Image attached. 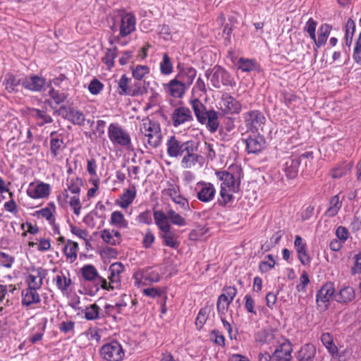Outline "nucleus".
I'll return each mask as SVG.
<instances>
[{
	"mask_svg": "<svg viewBox=\"0 0 361 361\" xmlns=\"http://www.w3.org/2000/svg\"><path fill=\"white\" fill-rule=\"evenodd\" d=\"M355 297V293L353 288L345 286L334 295V300L339 303H348L352 301Z\"/></svg>",
	"mask_w": 361,
	"mask_h": 361,
	"instance_id": "38",
	"label": "nucleus"
},
{
	"mask_svg": "<svg viewBox=\"0 0 361 361\" xmlns=\"http://www.w3.org/2000/svg\"><path fill=\"white\" fill-rule=\"evenodd\" d=\"M68 190L73 195H79L82 185V179L77 176H69L66 183Z\"/></svg>",
	"mask_w": 361,
	"mask_h": 361,
	"instance_id": "45",
	"label": "nucleus"
},
{
	"mask_svg": "<svg viewBox=\"0 0 361 361\" xmlns=\"http://www.w3.org/2000/svg\"><path fill=\"white\" fill-rule=\"evenodd\" d=\"M117 93L121 96L136 97L147 92V87L142 82L133 81L126 74L117 81Z\"/></svg>",
	"mask_w": 361,
	"mask_h": 361,
	"instance_id": "5",
	"label": "nucleus"
},
{
	"mask_svg": "<svg viewBox=\"0 0 361 361\" xmlns=\"http://www.w3.org/2000/svg\"><path fill=\"white\" fill-rule=\"evenodd\" d=\"M56 210V207L53 202L48 204V206L37 211V214L41 215L43 218L49 221L50 224L54 223V219L53 214Z\"/></svg>",
	"mask_w": 361,
	"mask_h": 361,
	"instance_id": "51",
	"label": "nucleus"
},
{
	"mask_svg": "<svg viewBox=\"0 0 361 361\" xmlns=\"http://www.w3.org/2000/svg\"><path fill=\"white\" fill-rule=\"evenodd\" d=\"M317 23L312 18H309V20L306 22L305 25L304 27V31L307 32L310 36V37L313 40L316 41V28H317Z\"/></svg>",
	"mask_w": 361,
	"mask_h": 361,
	"instance_id": "58",
	"label": "nucleus"
},
{
	"mask_svg": "<svg viewBox=\"0 0 361 361\" xmlns=\"http://www.w3.org/2000/svg\"><path fill=\"white\" fill-rule=\"evenodd\" d=\"M171 118L172 124L175 128L191 123L194 121L190 109L183 106L176 107L173 111Z\"/></svg>",
	"mask_w": 361,
	"mask_h": 361,
	"instance_id": "13",
	"label": "nucleus"
},
{
	"mask_svg": "<svg viewBox=\"0 0 361 361\" xmlns=\"http://www.w3.org/2000/svg\"><path fill=\"white\" fill-rule=\"evenodd\" d=\"M194 191L197 199L204 203L213 201L216 193L214 185L204 180H200L195 184Z\"/></svg>",
	"mask_w": 361,
	"mask_h": 361,
	"instance_id": "9",
	"label": "nucleus"
},
{
	"mask_svg": "<svg viewBox=\"0 0 361 361\" xmlns=\"http://www.w3.org/2000/svg\"><path fill=\"white\" fill-rule=\"evenodd\" d=\"M197 147L192 141L185 147L184 154L181 161V165L183 168L188 169L195 166L198 161L199 155L196 154Z\"/></svg>",
	"mask_w": 361,
	"mask_h": 361,
	"instance_id": "26",
	"label": "nucleus"
},
{
	"mask_svg": "<svg viewBox=\"0 0 361 361\" xmlns=\"http://www.w3.org/2000/svg\"><path fill=\"white\" fill-rule=\"evenodd\" d=\"M100 237L105 243L111 246L118 245L122 242V235L116 229L105 228L101 231Z\"/></svg>",
	"mask_w": 361,
	"mask_h": 361,
	"instance_id": "29",
	"label": "nucleus"
},
{
	"mask_svg": "<svg viewBox=\"0 0 361 361\" xmlns=\"http://www.w3.org/2000/svg\"><path fill=\"white\" fill-rule=\"evenodd\" d=\"M159 237L163 240V244L171 248L176 249L180 243L178 235L176 230L173 229L171 226L159 231Z\"/></svg>",
	"mask_w": 361,
	"mask_h": 361,
	"instance_id": "24",
	"label": "nucleus"
},
{
	"mask_svg": "<svg viewBox=\"0 0 361 361\" xmlns=\"http://www.w3.org/2000/svg\"><path fill=\"white\" fill-rule=\"evenodd\" d=\"M153 216L154 223L159 231L171 226L168 221V212L164 214L161 210H156L154 211Z\"/></svg>",
	"mask_w": 361,
	"mask_h": 361,
	"instance_id": "46",
	"label": "nucleus"
},
{
	"mask_svg": "<svg viewBox=\"0 0 361 361\" xmlns=\"http://www.w3.org/2000/svg\"><path fill=\"white\" fill-rule=\"evenodd\" d=\"M189 104L195 114L197 121L202 125H205L207 130L214 133L219 127V113L214 109H207V107L198 99L194 98Z\"/></svg>",
	"mask_w": 361,
	"mask_h": 361,
	"instance_id": "1",
	"label": "nucleus"
},
{
	"mask_svg": "<svg viewBox=\"0 0 361 361\" xmlns=\"http://www.w3.org/2000/svg\"><path fill=\"white\" fill-rule=\"evenodd\" d=\"M216 178L221 182V188L228 189L230 191H239L240 179L238 173H232L228 171H218L215 172Z\"/></svg>",
	"mask_w": 361,
	"mask_h": 361,
	"instance_id": "10",
	"label": "nucleus"
},
{
	"mask_svg": "<svg viewBox=\"0 0 361 361\" xmlns=\"http://www.w3.org/2000/svg\"><path fill=\"white\" fill-rule=\"evenodd\" d=\"M46 84V79L36 75L23 77V87L32 92H40Z\"/></svg>",
	"mask_w": 361,
	"mask_h": 361,
	"instance_id": "27",
	"label": "nucleus"
},
{
	"mask_svg": "<svg viewBox=\"0 0 361 361\" xmlns=\"http://www.w3.org/2000/svg\"><path fill=\"white\" fill-rule=\"evenodd\" d=\"M160 73L164 75H169L173 71V66L168 54L164 53L159 63Z\"/></svg>",
	"mask_w": 361,
	"mask_h": 361,
	"instance_id": "47",
	"label": "nucleus"
},
{
	"mask_svg": "<svg viewBox=\"0 0 361 361\" xmlns=\"http://www.w3.org/2000/svg\"><path fill=\"white\" fill-rule=\"evenodd\" d=\"M275 260L271 255H268L265 259L259 264V269L262 272H268L275 266Z\"/></svg>",
	"mask_w": 361,
	"mask_h": 361,
	"instance_id": "57",
	"label": "nucleus"
},
{
	"mask_svg": "<svg viewBox=\"0 0 361 361\" xmlns=\"http://www.w3.org/2000/svg\"><path fill=\"white\" fill-rule=\"evenodd\" d=\"M80 274L85 281L94 282L97 290L99 288H106V279L99 275L94 265L85 264L80 269Z\"/></svg>",
	"mask_w": 361,
	"mask_h": 361,
	"instance_id": "11",
	"label": "nucleus"
},
{
	"mask_svg": "<svg viewBox=\"0 0 361 361\" xmlns=\"http://www.w3.org/2000/svg\"><path fill=\"white\" fill-rule=\"evenodd\" d=\"M23 77L15 75L13 73H8L4 76L3 85L5 86L6 90L11 93L18 91V87L20 85H23Z\"/></svg>",
	"mask_w": 361,
	"mask_h": 361,
	"instance_id": "35",
	"label": "nucleus"
},
{
	"mask_svg": "<svg viewBox=\"0 0 361 361\" xmlns=\"http://www.w3.org/2000/svg\"><path fill=\"white\" fill-rule=\"evenodd\" d=\"M109 224L116 230L128 229L129 226L128 221L125 218L121 211H114L111 215Z\"/></svg>",
	"mask_w": 361,
	"mask_h": 361,
	"instance_id": "34",
	"label": "nucleus"
},
{
	"mask_svg": "<svg viewBox=\"0 0 361 361\" xmlns=\"http://www.w3.org/2000/svg\"><path fill=\"white\" fill-rule=\"evenodd\" d=\"M218 104L224 114H239L241 111V104L228 93L222 94Z\"/></svg>",
	"mask_w": 361,
	"mask_h": 361,
	"instance_id": "17",
	"label": "nucleus"
},
{
	"mask_svg": "<svg viewBox=\"0 0 361 361\" xmlns=\"http://www.w3.org/2000/svg\"><path fill=\"white\" fill-rule=\"evenodd\" d=\"M246 149L248 154L260 152L265 147V139L259 135L250 136L245 139Z\"/></svg>",
	"mask_w": 361,
	"mask_h": 361,
	"instance_id": "28",
	"label": "nucleus"
},
{
	"mask_svg": "<svg viewBox=\"0 0 361 361\" xmlns=\"http://www.w3.org/2000/svg\"><path fill=\"white\" fill-rule=\"evenodd\" d=\"M81 312L84 314V318L88 321H94L101 318V308L96 303L86 307Z\"/></svg>",
	"mask_w": 361,
	"mask_h": 361,
	"instance_id": "42",
	"label": "nucleus"
},
{
	"mask_svg": "<svg viewBox=\"0 0 361 361\" xmlns=\"http://www.w3.org/2000/svg\"><path fill=\"white\" fill-rule=\"evenodd\" d=\"M336 295L334 285L331 282L324 284L316 295V302L318 307L327 309L331 298Z\"/></svg>",
	"mask_w": 361,
	"mask_h": 361,
	"instance_id": "16",
	"label": "nucleus"
},
{
	"mask_svg": "<svg viewBox=\"0 0 361 361\" xmlns=\"http://www.w3.org/2000/svg\"><path fill=\"white\" fill-rule=\"evenodd\" d=\"M278 331L269 329L259 331L256 336V341L261 345H268L269 348H274L279 343L281 338H283Z\"/></svg>",
	"mask_w": 361,
	"mask_h": 361,
	"instance_id": "18",
	"label": "nucleus"
},
{
	"mask_svg": "<svg viewBox=\"0 0 361 361\" xmlns=\"http://www.w3.org/2000/svg\"><path fill=\"white\" fill-rule=\"evenodd\" d=\"M51 192L50 185L44 182L35 184L30 183L27 189V195L32 199H43L49 196Z\"/></svg>",
	"mask_w": 361,
	"mask_h": 361,
	"instance_id": "19",
	"label": "nucleus"
},
{
	"mask_svg": "<svg viewBox=\"0 0 361 361\" xmlns=\"http://www.w3.org/2000/svg\"><path fill=\"white\" fill-rule=\"evenodd\" d=\"M53 281L56 284L57 288L62 293H66L68 292L72 281L70 278V275L68 273L66 275L63 272L60 271L58 273L53 279Z\"/></svg>",
	"mask_w": 361,
	"mask_h": 361,
	"instance_id": "37",
	"label": "nucleus"
},
{
	"mask_svg": "<svg viewBox=\"0 0 361 361\" xmlns=\"http://www.w3.org/2000/svg\"><path fill=\"white\" fill-rule=\"evenodd\" d=\"M70 207L73 211V213L76 216H79L80 214V211L82 208V204L80 202L79 195H74L73 197H70L69 201Z\"/></svg>",
	"mask_w": 361,
	"mask_h": 361,
	"instance_id": "60",
	"label": "nucleus"
},
{
	"mask_svg": "<svg viewBox=\"0 0 361 361\" xmlns=\"http://www.w3.org/2000/svg\"><path fill=\"white\" fill-rule=\"evenodd\" d=\"M142 135L147 139V144L152 148L159 147L162 141V133L160 123L146 117L142 120L139 127Z\"/></svg>",
	"mask_w": 361,
	"mask_h": 361,
	"instance_id": "3",
	"label": "nucleus"
},
{
	"mask_svg": "<svg viewBox=\"0 0 361 361\" xmlns=\"http://www.w3.org/2000/svg\"><path fill=\"white\" fill-rule=\"evenodd\" d=\"M300 164V159L296 158L295 156L289 157L286 159L283 165V169L286 176L289 178H295L298 176Z\"/></svg>",
	"mask_w": 361,
	"mask_h": 361,
	"instance_id": "30",
	"label": "nucleus"
},
{
	"mask_svg": "<svg viewBox=\"0 0 361 361\" xmlns=\"http://www.w3.org/2000/svg\"><path fill=\"white\" fill-rule=\"evenodd\" d=\"M132 75L135 81H139L144 83L145 79L147 75L150 73V68L147 65H135L131 67Z\"/></svg>",
	"mask_w": 361,
	"mask_h": 361,
	"instance_id": "39",
	"label": "nucleus"
},
{
	"mask_svg": "<svg viewBox=\"0 0 361 361\" xmlns=\"http://www.w3.org/2000/svg\"><path fill=\"white\" fill-rule=\"evenodd\" d=\"M205 77L210 80L214 88H220L221 85L233 87L235 85L233 78L221 66H216L212 70L205 71Z\"/></svg>",
	"mask_w": 361,
	"mask_h": 361,
	"instance_id": "6",
	"label": "nucleus"
},
{
	"mask_svg": "<svg viewBox=\"0 0 361 361\" xmlns=\"http://www.w3.org/2000/svg\"><path fill=\"white\" fill-rule=\"evenodd\" d=\"M274 348L273 353L274 361H290L292 358L291 353L293 351L290 342L286 338H281L279 343Z\"/></svg>",
	"mask_w": 361,
	"mask_h": 361,
	"instance_id": "14",
	"label": "nucleus"
},
{
	"mask_svg": "<svg viewBox=\"0 0 361 361\" xmlns=\"http://www.w3.org/2000/svg\"><path fill=\"white\" fill-rule=\"evenodd\" d=\"M169 220L171 224L178 226H184L186 225V221L181 215L176 212L173 209L168 210Z\"/></svg>",
	"mask_w": 361,
	"mask_h": 361,
	"instance_id": "52",
	"label": "nucleus"
},
{
	"mask_svg": "<svg viewBox=\"0 0 361 361\" xmlns=\"http://www.w3.org/2000/svg\"><path fill=\"white\" fill-rule=\"evenodd\" d=\"M78 250V244L72 240H68L63 248V253L66 257V260L70 262H74L77 259V252Z\"/></svg>",
	"mask_w": 361,
	"mask_h": 361,
	"instance_id": "41",
	"label": "nucleus"
},
{
	"mask_svg": "<svg viewBox=\"0 0 361 361\" xmlns=\"http://www.w3.org/2000/svg\"><path fill=\"white\" fill-rule=\"evenodd\" d=\"M32 112L36 118L41 120V122L38 123L40 126L46 123H51L53 121L52 118L45 111L34 109Z\"/></svg>",
	"mask_w": 361,
	"mask_h": 361,
	"instance_id": "56",
	"label": "nucleus"
},
{
	"mask_svg": "<svg viewBox=\"0 0 361 361\" xmlns=\"http://www.w3.org/2000/svg\"><path fill=\"white\" fill-rule=\"evenodd\" d=\"M137 190L135 185L125 189L120 196V200L116 201V204L122 209L128 208L136 197Z\"/></svg>",
	"mask_w": 361,
	"mask_h": 361,
	"instance_id": "31",
	"label": "nucleus"
},
{
	"mask_svg": "<svg viewBox=\"0 0 361 361\" xmlns=\"http://www.w3.org/2000/svg\"><path fill=\"white\" fill-rule=\"evenodd\" d=\"M49 95L56 104H60L67 98V94L66 93L55 90L53 87L50 88Z\"/></svg>",
	"mask_w": 361,
	"mask_h": 361,
	"instance_id": "62",
	"label": "nucleus"
},
{
	"mask_svg": "<svg viewBox=\"0 0 361 361\" xmlns=\"http://www.w3.org/2000/svg\"><path fill=\"white\" fill-rule=\"evenodd\" d=\"M190 141L181 142L176 136L172 135L166 141V152L170 157H178L183 156L185 147L189 145Z\"/></svg>",
	"mask_w": 361,
	"mask_h": 361,
	"instance_id": "20",
	"label": "nucleus"
},
{
	"mask_svg": "<svg viewBox=\"0 0 361 361\" xmlns=\"http://www.w3.org/2000/svg\"><path fill=\"white\" fill-rule=\"evenodd\" d=\"M238 192V191H230L228 190V189L221 188V199L219 200V204L221 206H226L228 202H231L233 200V194Z\"/></svg>",
	"mask_w": 361,
	"mask_h": 361,
	"instance_id": "55",
	"label": "nucleus"
},
{
	"mask_svg": "<svg viewBox=\"0 0 361 361\" xmlns=\"http://www.w3.org/2000/svg\"><path fill=\"white\" fill-rule=\"evenodd\" d=\"M104 84L97 78H93L89 85L88 90L93 95L99 94L104 89Z\"/></svg>",
	"mask_w": 361,
	"mask_h": 361,
	"instance_id": "59",
	"label": "nucleus"
},
{
	"mask_svg": "<svg viewBox=\"0 0 361 361\" xmlns=\"http://www.w3.org/2000/svg\"><path fill=\"white\" fill-rule=\"evenodd\" d=\"M135 285L140 286L147 285L149 283H157L160 279L159 273L152 268L139 269L133 274Z\"/></svg>",
	"mask_w": 361,
	"mask_h": 361,
	"instance_id": "15",
	"label": "nucleus"
},
{
	"mask_svg": "<svg viewBox=\"0 0 361 361\" xmlns=\"http://www.w3.org/2000/svg\"><path fill=\"white\" fill-rule=\"evenodd\" d=\"M161 193L173 200L180 194V187L173 183L167 182V187L161 191Z\"/></svg>",
	"mask_w": 361,
	"mask_h": 361,
	"instance_id": "53",
	"label": "nucleus"
},
{
	"mask_svg": "<svg viewBox=\"0 0 361 361\" xmlns=\"http://www.w3.org/2000/svg\"><path fill=\"white\" fill-rule=\"evenodd\" d=\"M21 303L23 306L30 307L32 305L38 304L41 298L37 290L25 288L21 291Z\"/></svg>",
	"mask_w": 361,
	"mask_h": 361,
	"instance_id": "32",
	"label": "nucleus"
},
{
	"mask_svg": "<svg viewBox=\"0 0 361 361\" xmlns=\"http://www.w3.org/2000/svg\"><path fill=\"white\" fill-rule=\"evenodd\" d=\"M47 276L46 270L42 268L35 269L25 276V282L27 288L39 290L43 285V280Z\"/></svg>",
	"mask_w": 361,
	"mask_h": 361,
	"instance_id": "22",
	"label": "nucleus"
},
{
	"mask_svg": "<svg viewBox=\"0 0 361 361\" xmlns=\"http://www.w3.org/2000/svg\"><path fill=\"white\" fill-rule=\"evenodd\" d=\"M243 118L247 131L257 133L262 130L266 123L264 114L259 110H251L243 114Z\"/></svg>",
	"mask_w": 361,
	"mask_h": 361,
	"instance_id": "7",
	"label": "nucleus"
},
{
	"mask_svg": "<svg viewBox=\"0 0 361 361\" xmlns=\"http://www.w3.org/2000/svg\"><path fill=\"white\" fill-rule=\"evenodd\" d=\"M321 341L331 355L337 353L338 348L334 343L333 336L331 334L324 333L321 336Z\"/></svg>",
	"mask_w": 361,
	"mask_h": 361,
	"instance_id": "49",
	"label": "nucleus"
},
{
	"mask_svg": "<svg viewBox=\"0 0 361 361\" xmlns=\"http://www.w3.org/2000/svg\"><path fill=\"white\" fill-rule=\"evenodd\" d=\"M353 58L355 63L361 66V32L356 39L353 54Z\"/></svg>",
	"mask_w": 361,
	"mask_h": 361,
	"instance_id": "64",
	"label": "nucleus"
},
{
	"mask_svg": "<svg viewBox=\"0 0 361 361\" xmlns=\"http://www.w3.org/2000/svg\"><path fill=\"white\" fill-rule=\"evenodd\" d=\"M59 111L65 119L71 121L73 124L78 126L84 125L85 117L82 111L73 108L67 109L66 106H61Z\"/></svg>",
	"mask_w": 361,
	"mask_h": 361,
	"instance_id": "25",
	"label": "nucleus"
},
{
	"mask_svg": "<svg viewBox=\"0 0 361 361\" xmlns=\"http://www.w3.org/2000/svg\"><path fill=\"white\" fill-rule=\"evenodd\" d=\"M332 26L328 23H323L321 25L318 30V38H316V41H313L317 48L324 45L329 37Z\"/></svg>",
	"mask_w": 361,
	"mask_h": 361,
	"instance_id": "40",
	"label": "nucleus"
},
{
	"mask_svg": "<svg viewBox=\"0 0 361 361\" xmlns=\"http://www.w3.org/2000/svg\"><path fill=\"white\" fill-rule=\"evenodd\" d=\"M117 55L118 48L116 47L106 49L104 56L102 59V61L106 65L108 69L110 70L114 66V59L117 57Z\"/></svg>",
	"mask_w": 361,
	"mask_h": 361,
	"instance_id": "48",
	"label": "nucleus"
},
{
	"mask_svg": "<svg viewBox=\"0 0 361 361\" xmlns=\"http://www.w3.org/2000/svg\"><path fill=\"white\" fill-rule=\"evenodd\" d=\"M352 163L343 162L331 169L330 176L333 178H340L345 176L352 169Z\"/></svg>",
	"mask_w": 361,
	"mask_h": 361,
	"instance_id": "43",
	"label": "nucleus"
},
{
	"mask_svg": "<svg viewBox=\"0 0 361 361\" xmlns=\"http://www.w3.org/2000/svg\"><path fill=\"white\" fill-rule=\"evenodd\" d=\"M108 137L114 146L126 150H133V145L130 133L117 123H111L108 127Z\"/></svg>",
	"mask_w": 361,
	"mask_h": 361,
	"instance_id": "4",
	"label": "nucleus"
},
{
	"mask_svg": "<svg viewBox=\"0 0 361 361\" xmlns=\"http://www.w3.org/2000/svg\"><path fill=\"white\" fill-rule=\"evenodd\" d=\"M257 63L252 59L240 58L238 61V68L243 72H250L257 67Z\"/></svg>",
	"mask_w": 361,
	"mask_h": 361,
	"instance_id": "54",
	"label": "nucleus"
},
{
	"mask_svg": "<svg viewBox=\"0 0 361 361\" xmlns=\"http://www.w3.org/2000/svg\"><path fill=\"white\" fill-rule=\"evenodd\" d=\"M164 90L173 98L181 99L188 90L177 78L171 79L169 82L163 85Z\"/></svg>",
	"mask_w": 361,
	"mask_h": 361,
	"instance_id": "23",
	"label": "nucleus"
},
{
	"mask_svg": "<svg viewBox=\"0 0 361 361\" xmlns=\"http://www.w3.org/2000/svg\"><path fill=\"white\" fill-rule=\"evenodd\" d=\"M47 319H43L42 322L37 324L33 328V335L30 338V341L32 343H35L42 339L45 332Z\"/></svg>",
	"mask_w": 361,
	"mask_h": 361,
	"instance_id": "44",
	"label": "nucleus"
},
{
	"mask_svg": "<svg viewBox=\"0 0 361 361\" xmlns=\"http://www.w3.org/2000/svg\"><path fill=\"white\" fill-rule=\"evenodd\" d=\"M50 150L54 157H57L64 149V141L61 135H58L56 131L50 133Z\"/></svg>",
	"mask_w": 361,
	"mask_h": 361,
	"instance_id": "36",
	"label": "nucleus"
},
{
	"mask_svg": "<svg viewBox=\"0 0 361 361\" xmlns=\"http://www.w3.org/2000/svg\"><path fill=\"white\" fill-rule=\"evenodd\" d=\"M100 355L106 361H121L125 356V352L120 343L113 341L102 346Z\"/></svg>",
	"mask_w": 361,
	"mask_h": 361,
	"instance_id": "8",
	"label": "nucleus"
},
{
	"mask_svg": "<svg viewBox=\"0 0 361 361\" xmlns=\"http://www.w3.org/2000/svg\"><path fill=\"white\" fill-rule=\"evenodd\" d=\"M176 204L179 206V207L185 211L189 212L190 211L189 201L187 198L184 197L181 194H179L178 196L171 200Z\"/></svg>",
	"mask_w": 361,
	"mask_h": 361,
	"instance_id": "63",
	"label": "nucleus"
},
{
	"mask_svg": "<svg viewBox=\"0 0 361 361\" xmlns=\"http://www.w3.org/2000/svg\"><path fill=\"white\" fill-rule=\"evenodd\" d=\"M231 302L232 301L229 300V298L225 293L220 295L216 304L218 313L226 314Z\"/></svg>",
	"mask_w": 361,
	"mask_h": 361,
	"instance_id": "50",
	"label": "nucleus"
},
{
	"mask_svg": "<svg viewBox=\"0 0 361 361\" xmlns=\"http://www.w3.org/2000/svg\"><path fill=\"white\" fill-rule=\"evenodd\" d=\"M178 73L176 78H178L184 85L190 88L197 75V70L192 66H184L183 64L177 65Z\"/></svg>",
	"mask_w": 361,
	"mask_h": 361,
	"instance_id": "21",
	"label": "nucleus"
},
{
	"mask_svg": "<svg viewBox=\"0 0 361 361\" xmlns=\"http://www.w3.org/2000/svg\"><path fill=\"white\" fill-rule=\"evenodd\" d=\"M316 348L312 343L303 345L298 353V361H318L316 357Z\"/></svg>",
	"mask_w": 361,
	"mask_h": 361,
	"instance_id": "33",
	"label": "nucleus"
},
{
	"mask_svg": "<svg viewBox=\"0 0 361 361\" xmlns=\"http://www.w3.org/2000/svg\"><path fill=\"white\" fill-rule=\"evenodd\" d=\"M109 275L108 276L109 281H106V290H114L119 289L121 287V274L125 271L124 266L121 262L113 263L109 267Z\"/></svg>",
	"mask_w": 361,
	"mask_h": 361,
	"instance_id": "12",
	"label": "nucleus"
},
{
	"mask_svg": "<svg viewBox=\"0 0 361 361\" xmlns=\"http://www.w3.org/2000/svg\"><path fill=\"white\" fill-rule=\"evenodd\" d=\"M112 25L110 28L113 32L119 31V36L115 38L119 42L120 37H125L135 30L136 18L133 13L122 12L112 18Z\"/></svg>",
	"mask_w": 361,
	"mask_h": 361,
	"instance_id": "2",
	"label": "nucleus"
},
{
	"mask_svg": "<svg viewBox=\"0 0 361 361\" xmlns=\"http://www.w3.org/2000/svg\"><path fill=\"white\" fill-rule=\"evenodd\" d=\"M155 241V235L152 233L150 228H147L145 231V233L144 234L143 238H142V246L145 249H149L152 247L153 243Z\"/></svg>",
	"mask_w": 361,
	"mask_h": 361,
	"instance_id": "61",
	"label": "nucleus"
}]
</instances>
